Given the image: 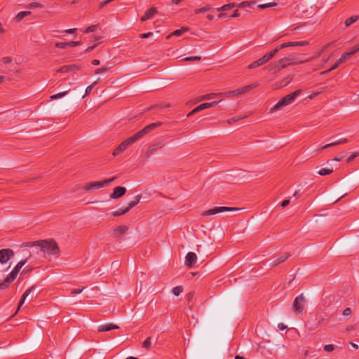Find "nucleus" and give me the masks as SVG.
<instances>
[{"instance_id":"8fccbe9b","label":"nucleus","mask_w":359,"mask_h":359,"mask_svg":"<svg viewBox=\"0 0 359 359\" xmlns=\"http://www.w3.org/2000/svg\"><path fill=\"white\" fill-rule=\"evenodd\" d=\"M85 289L84 287H81V288H76V289H74L71 291V294H80L81 292H83V290Z\"/></svg>"},{"instance_id":"7c9ffc66","label":"nucleus","mask_w":359,"mask_h":359,"mask_svg":"<svg viewBox=\"0 0 359 359\" xmlns=\"http://www.w3.org/2000/svg\"><path fill=\"white\" fill-rule=\"evenodd\" d=\"M201 60V57L198 56H191V57H186L181 59V62H191V61H200Z\"/></svg>"},{"instance_id":"c9c22d12","label":"nucleus","mask_w":359,"mask_h":359,"mask_svg":"<svg viewBox=\"0 0 359 359\" xmlns=\"http://www.w3.org/2000/svg\"><path fill=\"white\" fill-rule=\"evenodd\" d=\"M276 6H277V4L275 2H272V3L264 4H259V5H258V7L261 9H265L267 8L274 7Z\"/></svg>"},{"instance_id":"0e129e2a","label":"nucleus","mask_w":359,"mask_h":359,"mask_svg":"<svg viewBox=\"0 0 359 359\" xmlns=\"http://www.w3.org/2000/svg\"><path fill=\"white\" fill-rule=\"evenodd\" d=\"M241 13L238 10H236L231 15V18H237L240 16Z\"/></svg>"},{"instance_id":"1a4fd4ad","label":"nucleus","mask_w":359,"mask_h":359,"mask_svg":"<svg viewBox=\"0 0 359 359\" xmlns=\"http://www.w3.org/2000/svg\"><path fill=\"white\" fill-rule=\"evenodd\" d=\"M197 262V255L196 253L189 252L185 257L184 264L188 268H193L196 266Z\"/></svg>"},{"instance_id":"ea45409f","label":"nucleus","mask_w":359,"mask_h":359,"mask_svg":"<svg viewBox=\"0 0 359 359\" xmlns=\"http://www.w3.org/2000/svg\"><path fill=\"white\" fill-rule=\"evenodd\" d=\"M67 93V91H65V92H62V93H59L50 96V99L56 100L58 98H61V97H64Z\"/></svg>"},{"instance_id":"c03bdc74","label":"nucleus","mask_w":359,"mask_h":359,"mask_svg":"<svg viewBox=\"0 0 359 359\" xmlns=\"http://www.w3.org/2000/svg\"><path fill=\"white\" fill-rule=\"evenodd\" d=\"M277 49L274 48L273 50H272L271 51H270L269 53H266V56L267 57L269 58V60H270L271 59H272L274 55L277 53Z\"/></svg>"},{"instance_id":"cd10ccee","label":"nucleus","mask_w":359,"mask_h":359,"mask_svg":"<svg viewBox=\"0 0 359 359\" xmlns=\"http://www.w3.org/2000/svg\"><path fill=\"white\" fill-rule=\"evenodd\" d=\"M262 65H264L263 61L261 60V58H259L257 60L254 61L250 65H249L248 68V69H254V68L259 67V66H261Z\"/></svg>"},{"instance_id":"7ed1b4c3","label":"nucleus","mask_w":359,"mask_h":359,"mask_svg":"<svg viewBox=\"0 0 359 359\" xmlns=\"http://www.w3.org/2000/svg\"><path fill=\"white\" fill-rule=\"evenodd\" d=\"M116 179V177L115 176L111 178L106 179V180H102V181L88 182L83 186V189L86 191H90V190L99 189L100 188L104 187V186L109 185L111 182H112Z\"/></svg>"},{"instance_id":"79ce46f5","label":"nucleus","mask_w":359,"mask_h":359,"mask_svg":"<svg viewBox=\"0 0 359 359\" xmlns=\"http://www.w3.org/2000/svg\"><path fill=\"white\" fill-rule=\"evenodd\" d=\"M194 297V293L193 292H189L187 295H186V298H187V302H188V306L191 309L193 304H191V300Z\"/></svg>"},{"instance_id":"a18cd8bd","label":"nucleus","mask_w":359,"mask_h":359,"mask_svg":"<svg viewBox=\"0 0 359 359\" xmlns=\"http://www.w3.org/2000/svg\"><path fill=\"white\" fill-rule=\"evenodd\" d=\"M55 47L58 48H66L67 47V42H57L55 43Z\"/></svg>"},{"instance_id":"ddd939ff","label":"nucleus","mask_w":359,"mask_h":359,"mask_svg":"<svg viewBox=\"0 0 359 359\" xmlns=\"http://www.w3.org/2000/svg\"><path fill=\"white\" fill-rule=\"evenodd\" d=\"M156 13H157V9L154 7H151L144 13V15L140 18V20L145 22L152 18Z\"/></svg>"},{"instance_id":"aec40b11","label":"nucleus","mask_w":359,"mask_h":359,"mask_svg":"<svg viewBox=\"0 0 359 359\" xmlns=\"http://www.w3.org/2000/svg\"><path fill=\"white\" fill-rule=\"evenodd\" d=\"M290 256V255L288 252H285L281 256H280L278 258L274 259L272 262V266H275L278 265L279 264L285 262L286 259H288V257Z\"/></svg>"},{"instance_id":"72a5a7b5","label":"nucleus","mask_w":359,"mask_h":359,"mask_svg":"<svg viewBox=\"0 0 359 359\" xmlns=\"http://www.w3.org/2000/svg\"><path fill=\"white\" fill-rule=\"evenodd\" d=\"M111 67H102L101 68L96 69L94 72L95 74H100L102 73L107 72L109 69H110Z\"/></svg>"},{"instance_id":"58836bf2","label":"nucleus","mask_w":359,"mask_h":359,"mask_svg":"<svg viewBox=\"0 0 359 359\" xmlns=\"http://www.w3.org/2000/svg\"><path fill=\"white\" fill-rule=\"evenodd\" d=\"M97 29V25H91V26H89L88 27H87L84 31L83 32L84 33H90V32H95Z\"/></svg>"},{"instance_id":"5701e85b","label":"nucleus","mask_w":359,"mask_h":359,"mask_svg":"<svg viewBox=\"0 0 359 359\" xmlns=\"http://www.w3.org/2000/svg\"><path fill=\"white\" fill-rule=\"evenodd\" d=\"M287 47H292V46H305L309 44L308 41H290L287 42Z\"/></svg>"},{"instance_id":"473e14b6","label":"nucleus","mask_w":359,"mask_h":359,"mask_svg":"<svg viewBox=\"0 0 359 359\" xmlns=\"http://www.w3.org/2000/svg\"><path fill=\"white\" fill-rule=\"evenodd\" d=\"M255 4V1H251V2H249V1H243L238 4H237V6L236 7H238V8H246V7H250L251 6L252 4Z\"/></svg>"},{"instance_id":"dca6fc26","label":"nucleus","mask_w":359,"mask_h":359,"mask_svg":"<svg viewBox=\"0 0 359 359\" xmlns=\"http://www.w3.org/2000/svg\"><path fill=\"white\" fill-rule=\"evenodd\" d=\"M118 328H119V327L118 325L112 324V323H109V324L102 325L99 326L97 330L100 332H109L112 330H116Z\"/></svg>"},{"instance_id":"c756f323","label":"nucleus","mask_w":359,"mask_h":359,"mask_svg":"<svg viewBox=\"0 0 359 359\" xmlns=\"http://www.w3.org/2000/svg\"><path fill=\"white\" fill-rule=\"evenodd\" d=\"M211 8H212L211 6L207 5L205 6H203V7L201 8L196 9L194 13L196 14H198L200 13H204V12H207V11H210Z\"/></svg>"},{"instance_id":"4be33fe9","label":"nucleus","mask_w":359,"mask_h":359,"mask_svg":"<svg viewBox=\"0 0 359 359\" xmlns=\"http://www.w3.org/2000/svg\"><path fill=\"white\" fill-rule=\"evenodd\" d=\"M346 142H348V139L342 138V139H341L339 140H337V141H335V142H331V143L325 144V146H323L321 148V149H327L328 147L337 146V145L341 144H345Z\"/></svg>"},{"instance_id":"0eeeda50","label":"nucleus","mask_w":359,"mask_h":359,"mask_svg":"<svg viewBox=\"0 0 359 359\" xmlns=\"http://www.w3.org/2000/svg\"><path fill=\"white\" fill-rule=\"evenodd\" d=\"M304 303L305 297H304L303 294H299L294 299L293 307L294 309V311L297 313L302 312L304 306Z\"/></svg>"},{"instance_id":"c85d7f7f","label":"nucleus","mask_w":359,"mask_h":359,"mask_svg":"<svg viewBox=\"0 0 359 359\" xmlns=\"http://www.w3.org/2000/svg\"><path fill=\"white\" fill-rule=\"evenodd\" d=\"M359 18V16H356V15H354V16H351L350 18H348V19L346 20L345 21V26L346 27H348L350 26L351 25H352L353 22H355V21L358 20V19Z\"/></svg>"},{"instance_id":"f257e3e1","label":"nucleus","mask_w":359,"mask_h":359,"mask_svg":"<svg viewBox=\"0 0 359 359\" xmlns=\"http://www.w3.org/2000/svg\"><path fill=\"white\" fill-rule=\"evenodd\" d=\"M161 122H156L145 126L142 130L122 142L113 151V156H116L121 153L123 152L130 145L140 140L146 134L149 133L156 128L161 126Z\"/></svg>"},{"instance_id":"052dcab7","label":"nucleus","mask_w":359,"mask_h":359,"mask_svg":"<svg viewBox=\"0 0 359 359\" xmlns=\"http://www.w3.org/2000/svg\"><path fill=\"white\" fill-rule=\"evenodd\" d=\"M278 328L280 330H284L287 328V326L285 325L283 323H280L278 324Z\"/></svg>"},{"instance_id":"b1692460","label":"nucleus","mask_w":359,"mask_h":359,"mask_svg":"<svg viewBox=\"0 0 359 359\" xmlns=\"http://www.w3.org/2000/svg\"><path fill=\"white\" fill-rule=\"evenodd\" d=\"M237 6V4L236 3H231V4H226V5H224L219 8H217V10L218 11H229L233 8H235Z\"/></svg>"},{"instance_id":"49530a36","label":"nucleus","mask_w":359,"mask_h":359,"mask_svg":"<svg viewBox=\"0 0 359 359\" xmlns=\"http://www.w3.org/2000/svg\"><path fill=\"white\" fill-rule=\"evenodd\" d=\"M334 349V345L327 344L324 346V350L327 352H331Z\"/></svg>"},{"instance_id":"a878e982","label":"nucleus","mask_w":359,"mask_h":359,"mask_svg":"<svg viewBox=\"0 0 359 359\" xmlns=\"http://www.w3.org/2000/svg\"><path fill=\"white\" fill-rule=\"evenodd\" d=\"M30 14V11H21L16 15L15 19L17 22H20L25 17L28 16Z\"/></svg>"},{"instance_id":"f8f14e48","label":"nucleus","mask_w":359,"mask_h":359,"mask_svg":"<svg viewBox=\"0 0 359 359\" xmlns=\"http://www.w3.org/2000/svg\"><path fill=\"white\" fill-rule=\"evenodd\" d=\"M28 259V257L25 258L23 260H21L19 262L17 265L14 267V269L12 270V271L9 273L11 277L15 279L17 275L18 274L20 270L22 269V267L27 263Z\"/></svg>"},{"instance_id":"e433bc0d","label":"nucleus","mask_w":359,"mask_h":359,"mask_svg":"<svg viewBox=\"0 0 359 359\" xmlns=\"http://www.w3.org/2000/svg\"><path fill=\"white\" fill-rule=\"evenodd\" d=\"M349 57L350 55L348 54L347 52L344 53V54H342L341 57L337 60L338 64L341 65V63L344 62Z\"/></svg>"},{"instance_id":"2eb2a0df","label":"nucleus","mask_w":359,"mask_h":359,"mask_svg":"<svg viewBox=\"0 0 359 359\" xmlns=\"http://www.w3.org/2000/svg\"><path fill=\"white\" fill-rule=\"evenodd\" d=\"M35 289V286H32L30 287L29 288H28L25 292V293L22 294L20 302H19V304H18V309H17V311L15 312V313L17 312H18V311L20 310V307L22 306V304H24L25 302V300L26 299L27 297H28L29 296V294H31V292Z\"/></svg>"},{"instance_id":"2f4dec72","label":"nucleus","mask_w":359,"mask_h":359,"mask_svg":"<svg viewBox=\"0 0 359 359\" xmlns=\"http://www.w3.org/2000/svg\"><path fill=\"white\" fill-rule=\"evenodd\" d=\"M333 172V169L332 168H322L320 169L319 171H318V174L320 175H330L331 174L332 172Z\"/></svg>"},{"instance_id":"6e6d98bb","label":"nucleus","mask_w":359,"mask_h":359,"mask_svg":"<svg viewBox=\"0 0 359 359\" xmlns=\"http://www.w3.org/2000/svg\"><path fill=\"white\" fill-rule=\"evenodd\" d=\"M351 309L350 308H346L343 311V315L345 316H350L351 314Z\"/></svg>"},{"instance_id":"9d476101","label":"nucleus","mask_w":359,"mask_h":359,"mask_svg":"<svg viewBox=\"0 0 359 359\" xmlns=\"http://www.w3.org/2000/svg\"><path fill=\"white\" fill-rule=\"evenodd\" d=\"M126 193V189L123 187H116L109 197L111 199H116L122 197Z\"/></svg>"},{"instance_id":"603ef678","label":"nucleus","mask_w":359,"mask_h":359,"mask_svg":"<svg viewBox=\"0 0 359 359\" xmlns=\"http://www.w3.org/2000/svg\"><path fill=\"white\" fill-rule=\"evenodd\" d=\"M94 87H95V86H94V85H93V84H91V85H90V86H88L86 88V89L85 95H88L90 93V92H91L92 89H93Z\"/></svg>"},{"instance_id":"412c9836","label":"nucleus","mask_w":359,"mask_h":359,"mask_svg":"<svg viewBox=\"0 0 359 359\" xmlns=\"http://www.w3.org/2000/svg\"><path fill=\"white\" fill-rule=\"evenodd\" d=\"M15 279L8 275L4 281L0 283V290L6 289Z\"/></svg>"},{"instance_id":"09e8293b","label":"nucleus","mask_w":359,"mask_h":359,"mask_svg":"<svg viewBox=\"0 0 359 359\" xmlns=\"http://www.w3.org/2000/svg\"><path fill=\"white\" fill-rule=\"evenodd\" d=\"M359 156L358 152H355L354 154H351L348 158H347V163L351 162L355 158Z\"/></svg>"},{"instance_id":"4d7b16f0","label":"nucleus","mask_w":359,"mask_h":359,"mask_svg":"<svg viewBox=\"0 0 359 359\" xmlns=\"http://www.w3.org/2000/svg\"><path fill=\"white\" fill-rule=\"evenodd\" d=\"M287 47V42H285V43L280 44L278 47H276V49H277V52H278L280 50L283 49Z\"/></svg>"},{"instance_id":"338daca9","label":"nucleus","mask_w":359,"mask_h":359,"mask_svg":"<svg viewBox=\"0 0 359 359\" xmlns=\"http://www.w3.org/2000/svg\"><path fill=\"white\" fill-rule=\"evenodd\" d=\"M91 64L93 65L97 66V65H99L100 64V61L99 60L94 59V60H92Z\"/></svg>"},{"instance_id":"423d86ee","label":"nucleus","mask_w":359,"mask_h":359,"mask_svg":"<svg viewBox=\"0 0 359 359\" xmlns=\"http://www.w3.org/2000/svg\"><path fill=\"white\" fill-rule=\"evenodd\" d=\"M14 256V251L10 248L0 250V263L5 264Z\"/></svg>"},{"instance_id":"20e7f679","label":"nucleus","mask_w":359,"mask_h":359,"mask_svg":"<svg viewBox=\"0 0 359 359\" xmlns=\"http://www.w3.org/2000/svg\"><path fill=\"white\" fill-rule=\"evenodd\" d=\"M293 58L292 57H285L280 59L279 60L275 62L273 65L269 66L270 69H274L275 72H279L281 69L287 67L290 65H293L297 64V62H292L291 60Z\"/></svg>"},{"instance_id":"69168bd1","label":"nucleus","mask_w":359,"mask_h":359,"mask_svg":"<svg viewBox=\"0 0 359 359\" xmlns=\"http://www.w3.org/2000/svg\"><path fill=\"white\" fill-rule=\"evenodd\" d=\"M240 118H231L227 120V123L229 124H231L234 122H236L238 120H239Z\"/></svg>"},{"instance_id":"bb28decb","label":"nucleus","mask_w":359,"mask_h":359,"mask_svg":"<svg viewBox=\"0 0 359 359\" xmlns=\"http://www.w3.org/2000/svg\"><path fill=\"white\" fill-rule=\"evenodd\" d=\"M128 212V209L126 208H121L112 212V215L114 217H118L123 215Z\"/></svg>"},{"instance_id":"6e6552de","label":"nucleus","mask_w":359,"mask_h":359,"mask_svg":"<svg viewBox=\"0 0 359 359\" xmlns=\"http://www.w3.org/2000/svg\"><path fill=\"white\" fill-rule=\"evenodd\" d=\"M217 104H218L217 101L203 103V104L198 105V107H196V108H194L189 114H187V117H189V116H192L193 114L198 113V112H199L202 110H204L205 109L216 106Z\"/></svg>"},{"instance_id":"3c124183","label":"nucleus","mask_w":359,"mask_h":359,"mask_svg":"<svg viewBox=\"0 0 359 359\" xmlns=\"http://www.w3.org/2000/svg\"><path fill=\"white\" fill-rule=\"evenodd\" d=\"M67 47L70 46V47H74V46H79L81 44V41H70V42H67Z\"/></svg>"},{"instance_id":"13d9d810","label":"nucleus","mask_w":359,"mask_h":359,"mask_svg":"<svg viewBox=\"0 0 359 359\" xmlns=\"http://www.w3.org/2000/svg\"><path fill=\"white\" fill-rule=\"evenodd\" d=\"M2 61H3V62H4V64H8V63L11 62L12 59H11V57H4L2 58Z\"/></svg>"},{"instance_id":"39448f33","label":"nucleus","mask_w":359,"mask_h":359,"mask_svg":"<svg viewBox=\"0 0 359 359\" xmlns=\"http://www.w3.org/2000/svg\"><path fill=\"white\" fill-rule=\"evenodd\" d=\"M238 210H240V209L238 208H231V207H224V206L215 207L212 209H210L208 210L203 212L202 213V216L206 217V216H209V215H215V214H217V213H220V212H231V211H236Z\"/></svg>"},{"instance_id":"680f3d73","label":"nucleus","mask_w":359,"mask_h":359,"mask_svg":"<svg viewBox=\"0 0 359 359\" xmlns=\"http://www.w3.org/2000/svg\"><path fill=\"white\" fill-rule=\"evenodd\" d=\"M290 203V200L287 199V200H284L282 203H281V207L282 208H285L286 206H287Z\"/></svg>"},{"instance_id":"9b49d317","label":"nucleus","mask_w":359,"mask_h":359,"mask_svg":"<svg viewBox=\"0 0 359 359\" xmlns=\"http://www.w3.org/2000/svg\"><path fill=\"white\" fill-rule=\"evenodd\" d=\"M82 68V66L81 65L78 64H72L68 65H65L60 67L57 70V72H62V73H66L72 72L75 69H80Z\"/></svg>"},{"instance_id":"37998d69","label":"nucleus","mask_w":359,"mask_h":359,"mask_svg":"<svg viewBox=\"0 0 359 359\" xmlns=\"http://www.w3.org/2000/svg\"><path fill=\"white\" fill-rule=\"evenodd\" d=\"M43 7V5L41 4L39 2H32V3H30L28 6H27V8H42Z\"/></svg>"},{"instance_id":"4468645a","label":"nucleus","mask_w":359,"mask_h":359,"mask_svg":"<svg viewBox=\"0 0 359 359\" xmlns=\"http://www.w3.org/2000/svg\"><path fill=\"white\" fill-rule=\"evenodd\" d=\"M301 93H302L301 89L297 90L294 92L283 97V99L286 101V103L289 105L294 101L296 97L298 95H299L301 94Z\"/></svg>"},{"instance_id":"f704fd0d","label":"nucleus","mask_w":359,"mask_h":359,"mask_svg":"<svg viewBox=\"0 0 359 359\" xmlns=\"http://www.w3.org/2000/svg\"><path fill=\"white\" fill-rule=\"evenodd\" d=\"M219 94H217V93H210V94H207V95H203L200 97V100H210V99H212V98H215L216 97L217 95H219Z\"/></svg>"},{"instance_id":"a211bd4d","label":"nucleus","mask_w":359,"mask_h":359,"mask_svg":"<svg viewBox=\"0 0 359 359\" xmlns=\"http://www.w3.org/2000/svg\"><path fill=\"white\" fill-rule=\"evenodd\" d=\"M128 230V227L126 225H121L116 228L113 231L115 237H120L123 235Z\"/></svg>"},{"instance_id":"864d4df0","label":"nucleus","mask_w":359,"mask_h":359,"mask_svg":"<svg viewBox=\"0 0 359 359\" xmlns=\"http://www.w3.org/2000/svg\"><path fill=\"white\" fill-rule=\"evenodd\" d=\"M153 35V32H148L140 34L141 39H146Z\"/></svg>"},{"instance_id":"774afa93","label":"nucleus","mask_w":359,"mask_h":359,"mask_svg":"<svg viewBox=\"0 0 359 359\" xmlns=\"http://www.w3.org/2000/svg\"><path fill=\"white\" fill-rule=\"evenodd\" d=\"M261 60L263 61V63L265 64L267 62L269 61V58L267 57L266 55L265 54L263 57H261Z\"/></svg>"},{"instance_id":"4c0bfd02","label":"nucleus","mask_w":359,"mask_h":359,"mask_svg":"<svg viewBox=\"0 0 359 359\" xmlns=\"http://www.w3.org/2000/svg\"><path fill=\"white\" fill-rule=\"evenodd\" d=\"M151 344V337H148L143 341L142 346L146 349H149Z\"/></svg>"},{"instance_id":"f3484780","label":"nucleus","mask_w":359,"mask_h":359,"mask_svg":"<svg viewBox=\"0 0 359 359\" xmlns=\"http://www.w3.org/2000/svg\"><path fill=\"white\" fill-rule=\"evenodd\" d=\"M286 101L283 99H280L273 107L270 109V113H273L276 111L282 109L284 107L287 106Z\"/></svg>"},{"instance_id":"393cba45","label":"nucleus","mask_w":359,"mask_h":359,"mask_svg":"<svg viewBox=\"0 0 359 359\" xmlns=\"http://www.w3.org/2000/svg\"><path fill=\"white\" fill-rule=\"evenodd\" d=\"M141 198H142V195L139 194V195L135 196V201H130L128 203V206L126 207L128 209V211L138 204V203L140 202Z\"/></svg>"},{"instance_id":"e2e57ef3","label":"nucleus","mask_w":359,"mask_h":359,"mask_svg":"<svg viewBox=\"0 0 359 359\" xmlns=\"http://www.w3.org/2000/svg\"><path fill=\"white\" fill-rule=\"evenodd\" d=\"M76 31V28L68 29L64 31L67 34H74Z\"/></svg>"},{"instance_id":"f03ea898","label":"nucleus","mask_w":359,"mask_h":359,"mask_svg":"<svg viewBox=\"0 0 359 359\" xmlns=\"http://www.w3.org/2000/svg\"><path fill=\"white\" fill-rule=\"evenodd\" d=\"M34 246L39 247L41 252L49 255H59L60 253L59 246L53 238L24 242L21 244V248Z\"/></svg>"},{"instance_id":"6ab92c4d","label":"nucleus","mask_w":359,"mask_h":359,"mask_svg":"<svg viewBox=\"0 0 359 359\" xmlns=\"http://www.w3.org/2000/svg\"><path fill=\"white\" fill-rule=\"evenodd\" d=\"M255 86L254 85H248L246 86H244L243 88H237L234 90H233V93H234V95H240L242 94H244L247 93L248 91L252 89Z\"/></svg>"},{"instance_id":"bf43d9fd","label":"nucleus","mask_w":359,"mask_h":359,"mask_svg":"<svg viewBox=\"0 0 359 359\" xmlns=\"http://www.w3.org/2000/svg\"><path fill=\"white\" fill-rule=\"evenodd\" d=\"M169 107V105H168V104H167V105H163V104H156V105H154V106L151 107L149 108V109H154V108H156V107L163 108V107Z\"/></svg>"},{"instance_id":"a19ab883","label":"nucleus","mask_w":359,"mask_h":359,"mask_svg":"<svg viewBox=\"0 0 359 359\" xmlns=\"http://www.w3.org/2000/svg\"><path fill=\"white\" fill-rule=\"evenodd\" d=\"M339 65L340 64H338V62L337 61L329 69L322 72L321 74H326L330 72L331 71L337 69Z\"/></svg>"},{"instance_id":"5fc2aeb1","label":"nucleus","mask_w":359,"mask_h":359,"mask_svg":"<svg viewBox=\"0 0 359 359\" xmlns=\"http://www.w3.org/2000/svg\"><path fill=\"white\" fill-rule=\"evenodd\" d=\"M172 293L174 294V295L175 296H179L180 295V286H175L173 289H172Z\"/></svg>"},{"instance_id":"de8ad7c7","label":"nucleus","mask_w":359,"mask_h":359,"mask_svg":"<svg viewBox=\"0 0 359 359\" xmlns=\"http://www.w3.org/2000/svg\"><path fill=\"white\" fill-rule=\"evenodd\" d=\"M114 0H103L100 1L99 8L101 9Z\"/></svg>"}]
</instances>
